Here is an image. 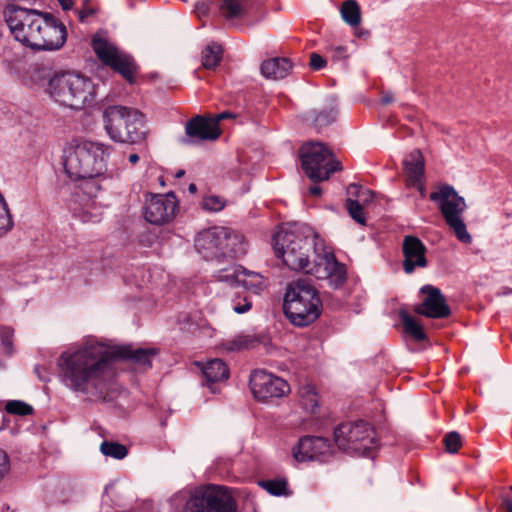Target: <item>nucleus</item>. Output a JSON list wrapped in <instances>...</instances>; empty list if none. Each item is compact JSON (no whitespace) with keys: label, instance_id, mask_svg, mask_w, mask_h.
Instances as JSON below:
<instances>
[{"label":"nucleus","instance_id":"4d7b16f0","mask_svg":"<svg viewBox=\"0 0 512 512\" xmlns=\"http://www.w3.org/2000/svg\"><path fill=\"white\" fill-rule=\"evenodd\" d=\"M383 103L385 104H388L392 101V97L391 96H388V95H385L382 99Z\"/></svg>","mask_w":512,"mask_h":512},{"label":"nucleus","instance_id":"5701e85b","mask_svg":"<svg viewBox=\"0 0 512 512\" xmlns=\"http://www.w3.org/2000/svg\"><path fill=\"white\" fill-rule=\"evenodd\" d=\"M224 231L226 232V239L222 243L221 259L244 256L248 250V242L244 235L226 227H224Z\"/></svg>","mask_w":512,"mask_h":512},{"label":"nucleus","instance_id":"bb28decb","mask_svg":"<svg viewBox=\"0 0 512 512\" xmlns=\"http://www.w3.org/2000/svg\"><path fill=\"white\" fill-rule=\"evenodd\" d=\"M219 10L226 20L241 19L247 16L249 3L247 0H222Z\"/></svg>","mask_w":512,"mask_h":512},{"label":"nucleus","instance_id":"a19ab883","mask_svg":"<svg viewBox=\"0 0 512 512\" xmlns=\"http://www.w3.org/2000/svg\"><path fill=\"white\" fill-rule=\"evenodd\" d=\"M211 2L209 0L198 1L195 4L194 11L196 16L201 19L208 15L210 10Z\"/></svg>","mask_w":512,"mask_h":512},{"label":"nucleus","instance_id":"4c0bfd02","mask_svg":"<svg viewBox=\"0 0 512 512\" xmlns=\"http://www.w3.org/2000/svg\"><path fill=\"white\" fill-rule=\"evenodd\" d=\"M225 205V200L215 195L206 196L202 200V208L210 212H219L225 207Z\"/></svg>","mask_w":512,"mask_h":512},{"label":"nucleus","instance_id":"ea45409f","mask_svg":"<svg viewBox=\"0 0 512 512\" xmlns=\"http://www.w3.org/2000/svg\"><path fill=\"white\" fill-rule=\"evenodd\" d=\"M96 11L97 7L90 0H84L81 9L78 10L79 20L84 22L88 17L95 15Z\"/></svg>","mask_w":512,"mask_h":512},{"label":"nucleus","instance_id":"a211bd4d","mask_svg":"<svg viewBox=\"0 0 512 512\" xmlns=\"http://www.w3.org/2000/svg\"><path fill=\"white\" fill-rule=\"evenodd\" d=\"M331 453L332 447L328 439L313 436L301 438L292 450V455L298 462L324 460Z\"/></svg>","mask_w":512,"mask_h":512},{"label":"nucleus","instance_id":"393cba45","mask_svg":"<svg viewBox=\"0 0 512 512\" xmlns=\"http://www.w3.org/2000/svg\"><path fill=\"white\" fill-rule=\"evenodd\" d=\"M298 403L309 413H315L319 408L320 395L317 386L311 381L300 384L298 391Z\"/></svg>","mask_w":512,"mask_h":512},{"label":"nucleus","instance_id":"09e8293b","mask_svg":"<svg viewBox=\"0 0 512 512\" xmlns=\"http://www.w3.org/2000/svg\"><path fill=\"white\" fill-rule=\"evenodd\" d=\"M408 186L415 187L419 191L421 197H425L426 189H425V186H424V180H418L417 182H413V183L408 184Z\"/></svg>","mask_w":512,"mask_h":512},{"label":"nucleus","instance_id":"f03ea898","mask_svg":"<svg viewBox=\"0 0 512 512\" xmlns=\"http://www.w3.org/2000/svg\"><path fill=\"white\" fill-rule=\"evenodd\" d=\"M272 246L276 256L291 270L328 279L335 286L341 285L346 279L345 266L336 260L324 241L308 225L281 227L273 235Z\"/></svg>","mask_w":512,"mask_h":512},{"label":"nucleus","instance_id":"b1692460","mask_svg":"<svg viewBox=\"0 0 512 512\" xmlns=\"http://www.w3.org/2000/svg\"><path fill=\"white\" fill-rule=\"evenodd\" d=\"M403 170L407 185L418 180H424V157L420 150L415 149L404 158Z\"/></svg>","mask_w":512,"mask_h":512},{"label":"nucleus","instance_id":"cd10ccee","mask_svg":"<svg viewBox=\"0 0 512 512\" xmlns=\"http://www.w3.org/2000/svg\"><path fill=\"white\" fill-rule=\"evenodd\" d=\"M203 375L208 385L226 380L229 377L227 365L220 359H213L202 367Z\"/></svg>","mask_w":512,"mask_h":512},{"label":"nucleus","instance_id":"4be33fe9","mask_svg":"<svg viewBox=\"0 0 512 512\" xmlns=\"http://www.w3.org/2000/svg\"><path fill=\"white\" fill-rule=\"evenodd\" d=\"M186 135L192 140L213 141L216 140L221 131L219 125L211 118L195 116L185 126Z\"/></svg>","mask_w":512,"mask_h":512},{"label":"nucleus","instance_id":"c9c22d12","mask_svg":"<svg viewBox=\"0 0 512 512\" xmlns=\"http://www.w3.org/2000/svg\"><path fill=\"white\" fill-rule=\"evenodd\" d=\"M346 208L349 212V215L359 224L365 225V216L363 213V206L359 203L358 200H353L351 198L346 200Z\"/></svg>","mask_w":512,"mask_h":512},{"label":"nucleus","instance_id":"5fc2aeb1","mask_svg":"<svg viewBox=\"0 0 512 512\" xmlns=\"http://www.w3.org/2000/svg\"><path fill=\"white\" fill-rule=\"evenodd\" d=\"M401 316H402V320H406V321L414 320L411 316H409L405 312H401Z\"/></svg>","mask_w":512,"mask_h":512},{"label":"nucleus","instance_id":"1a4fd4ad","mask_svg":"<svg viewBox=\"0 0 512 512\" xmlns=\"http://www.w3.org/2000/svg\"><path fill=\"white\" fill-rule=\"evenodd\" d=\"M334 441L338 448L363 456L377 447L376 432L364 421L341 423L334 431Z\"/></svg>","mask_w":512,"mask_h":512},{"label":"nucleus","instance_id":"dca6fc26","mask_svg":"<svg viewBox=\"0 0 512 512\" xmlns=\"http://www.w3.org/2000/svg\"><path fill=\"white\" fill-rule=\"evenodd\" d=\"M423 295L422 302L415 306L414 311L428 318H447L451 316V309L441 290L432 285H425L420 289Z\"/></svg>","mask_w":512,"mask_h":512},{"label":"nucleus","instance_id":"9d476101","mask_svg":"<svg viewBox=\"0 0 512 512\" xmlns=\"http://www.w3.org/2000/svg\"><path fill=\"white\" fill-rule=\"evenodd\" d=\"M430 200L438 204L446 223L454 231L458 240L466 244L471 243V235L467 232L461 218L466 209L464 198L459 196L452 186L443 185L438 191L430 194Z\"/></svg>","mask_w":512,"mask_h":512},{"label":"nucleus","instance_id":"6ab92c4d","mask_svg":"<svg viewBox=\"0 0 512 512\" xmlns=\"http://www.w3.org/2000/svg\"><path fill=\"white\" fill-rule=\"evenodd\" d=\"M224 227H214L204 230L195 239L196 250L207 260H220L222 243L226 239Z\"/></svg>","mask_w":512,"mask_h":512},{"label":"nucleus","instance_id":"13d9d810","mask_svg":"<svg viewBox=\"0 0 512 512\" xmlns=\"http://www.w3.org/2000/svg\"><path fill=\"white\" fill-rule=\"evenodd\" d=\"M293 323H294V324H296V325H297V326H299V327H305V326H307V324H308L309 322H302V321H299V322H293Z\"/></svg>","mask_w":512,"mask_h":512},{"label":"nucleus","instance_id":"6e6552de","mask_svg":"<svg viewBox=\"0 0 512 512\" xmlns=\"http://www.w3.org/2000/svg\"><path fill=\"white\" fill-rule=\"evenodd\" d=\"M5 21L14 38L23 45L33 49L39 39V31L45 13L34 9L8 5L4 11Z\"/></svg>","mask_w":512,"mask_h":512},{"label":"nucleus","instance_id":"f3484780","mask_svg":"<svg viewBox=\"0 0 512 512\" xmlns=\"http://www.w3.org/2000/svg\"><path fill=\"white\" fill-rule=\"evenodd\" d=\"M39 31V40L36 41L35 50L60 49L67 39V30L63 23L59 22L52 14L45 13L43 23Z\"/></svg>","mask_w":512,"mask_h":512},{"label":"nucleus","instance_id":"864d4df0","mask_svg":"<svg viewBox=\"0 0 512 512\" xmlns=\"http://www.w3.org/2000/svg\"><path fill=\"white\" fill-rule=\"evenodd\" d=\"M128 160L132 165H135L139 161V156L136 153L130 154Z\"/></svg>","mask_w":512,"mask_h":512},{"label":"nucleus","instance_id":"e433bc0d","mask_svg":"<svg viewBox=\"0 0 512 512\" xmlns=\"http://www.w3.org/2000/svg\"><path fill=\"white\" fill-rule=\"evenodd\" d=\"M445 450L448 453H457L462 447V438L458 432H449L443 439Z\"/></svg>","mask_w":512,"mask_h":512},{"label":"nucleus","instance_id":"6e6d98bb","mask_svg":"<svg viewBox=\"0 0 512 512\" xmlns=\"http://www.w3.org/2000/svg\"><path fill=\"white\" fill-rule=\"evenodd\" d=\"M189 192L195 193L197 191V187L194 183H191L188 187Z\"/></svg>","mask_w":512,"mask_h":512},{"label":"nucleus","instance_id":"412c9836","mask_svg":"<svg viewBox=\"0 0 512 512\" xmlns=\"http://www.w3.org/2000/svg\"><path fill=\"white\" fill-rule=\"evenodd\" d=\"M97 193H83L77 189L74 192V201L72 206L73 215L83 223H97L101 220V208L96 203Z\"/></svg>","mask_w":512,"mask_h":512},{"label":"nucleus","instance_id":"72a5a7b5","mask_svg":"<svg viewBox=\"0 0 512 512\" xmlns=\"http://www.w3.org/2000/svg\"><path fill=\"white\" fill-rule=\"evenodd\" d=\"M5 410L9 414L19 416H26L33 413L32 406L19 400L8 401L5 405Z\"/></svg>","mask_w":512,"mask_h":512},{"label":"nucleus","instance_id":"79ce46f5","mask_svg":"<svg viewBox=\"0 0 512 512\" xmlns=\"http://www.w3.org/2000/svg\"><path fill=\"white\" fill-rule=\"evenodd\" d=\"M252 344V340L246 338V337H239L236 340L232 341L230 343V346L227 347L228 350L234 351V350H241L244 348H249Z\"/></svg>","mask_w":512,"mask_h":512},{"label":"nucleus","instance_id":"f8f14e48","mask_svg":"<svg viewBox=\"0 0 512 512\" xmlns=\"http://www.w3.org/2000/svg\"><path fill=\"white\" fill-rule=\"evenodd\" d=\"M91 46L104 65L121 74L128 82H134L137 65L130 55L99 35L92 38Z\"/></svg>","mask_w":512,"mask_h":512},{"label":"nucleus","instance_id":"8fccbe9b","mask_svg":"<svg viewBox=\"0 0 512 512\" xmlns=\"http://www.w3.org/2000/svg\"><path fill=\"white\" fill-rule=\"evenodd\" d=\"M231 117V114L228 113V112H222L218 115H216L215 117L211 118L212 120H215L217 125L219 124V122L223 119H226V118H229Z\"/></svg>","mask_w":512,"mask_h":512},{"label":"nucleus","instance_id":"bf43d9fd","mask_svg":"<svg viewBox=\"0 0 512 512\" xmlns=\"http://www.w3.org/2000/svg\"><path fill=\"white\" fill-rule=\"evenodd\" d=\"M185 174V171L184 170H179L177 173H176V178H181L183 175Z\"/></svg>","mask_w":512,"mask_h":512},{"label":"nucleus","instance_id":"de8ad7c7","mask_svg":"<svg viewBox=\"0 0 512 512\" xmlns=\"http://www.w3.org/2000/svg\"><path fill=\"white\" fill-rule=\"evenodd\" d=\"M250 309H251V303L248 302L247 300H244V304H236L233 306V310L239 314L247 312Z\"/></svg>","mask_w":512,"mask_h":512},{"label":"nucleus","instance_id":"ddd939ff","mask_svg":"<svg viewBox=\"0 0 512 512\" xmlns=\"http://www.w3.org/2000/svg\"><path fill=\"white\" fill-rule=\"evenodd\" d=\"M250 388L254 398L262 402L287 396L291 391L286 380L265 370H255L251 374Z\"/></svg>","mask_w":512,"mask_h":512},{"label":"nucleus","instance_id":"49530a36","mask_svg":"<svg viewBox=\"0 0 512 512\" xmlns=\"http://www.w3.org/2000/svg\"><path fill=\"white\" fill-rule=\"evenodd\" d=\"M332 52H333V58L335 60L345 59L348 56L347 48L344 46L334 47V48H332Z\"/></svg>","mask_w":512,"mask_h":512},{"label":"nucleus","instance_id":"3c124183","mask_svg":"<svg viewBox=\"0 0 512 512\" xmlns=\"http://www.w3.org/2000/svg\"><path fill=\"white\" fill-rule=\"evenodd\" d=\"M64 10H69L73 6V0H58Z\"/></svg>","mask_w":512,"mask_h":512},{"label":"nucleus","instance_id":"9b49d317","mask_svg":"<svg viewBox=\"0 0 512 512\" xmlns=\"http://www.w3.org/2000/svg\"><path fill=\"white\" fill-rule=\"evenodd\" d=\"M185 512H237V503L228 488L218 485L201 486L186 501Z\"/></svg>","mask_w":512,"mask_h":512},{"label":"nucleus","instance_id":"f257e3e1","mask_svg":"<svg viewBox=\"0 0 512 512\" xmlns=\"http://www.w3.org/2000/svg\"><path fill=\"white\" fill-rule=\"evenodd\" d=\"M160 349L134 344H105L88 341L77 349L63 353L59 366L67 386L95 401H105L114 382L113 361L127 362L133 369L147 371Z\"/></svg>","mask_w":512,"mask_h":512},{"label":"nucleus","instance_id":"39448f33","mask_svg":"<svg viewBox=\"0 0 512 512\" xmlns=\"http://www.w3.org/2000/svg\"><path fill=\"white\" fill-rule=\"evenodd\" d=\"M103 120L107 134L115 142L133 144L145 137V117L137 109L109 106L103 112Z\"/></svg>","mask_w":512,"mask_h":512},{"label":"nucleus","instance_id":"58836bf2","mask_svg":"<svg viewBox=\"0 0 512 512\" xmlns=\"http://www.w3.org/2000/svg\"><path fill=\"white\" fill-rule=\"evenodd\" d=\"M262 486L273 495H281L286 489V482L283 480H268L264 481Z\"/></svg>","mask_w":512,"mask_h":512},{"label":"nucleus","instance_id":"aec40b11","mask_svg":"<svg viewBox=\"0 0 512 512\" xmlns=\"http://www.w3.org/2000/svg\"><path fill=\"white\" fill-rule=\"evenodd\" d=\"M426 246L416 236L407 235L402 242L403 269L405 273L411 274L417 268H425L428 264L426 258Z\"/></svg>","mask_w":512,"mask_h":512},{"label":"nucleus","instance_id":"f704fd0d","mask_svg":"<svg viewBox=\"0 0 512 512\" xmlns=\"http://www.w3.org/2000/svg\"><path fill=\"white\" fill-rule=\"evenodd\" d=\"M12 217L9 213L4 197L0 193V236L12 228Z\"/></svg>","mask_w":512,"mask_h":512},{"label":"nucleus","instance_id":"473e14b6","mask_svg":"<svg viewBox=\"0 0 512 512\" xmlns=\"http://www.w3.org/2000/svg\"><path fill=\"white\" fill-rule=\"evenodd\" d=\"M101 452L106 456L123 459L127 455L128 450L122 444L105 441L101 445Z\"/></svg>","mask_w":512,"mask_h":512},{"label":"nucleus","instance_id":"0eeeda50","mask_svg":"<svg viewBox=\"0 0 512 512\" xmlns=\"http://www.w3.org/2000/svg\"><path fill=\"white\" fill-rule=\"evenodd\" d=\"M301 167L313 181H325L342 170L341 163L333 152L321 142H308L299 149Z\"/></svg>","mask_w":512,"mask_h":512},{"label":"nucleus","instance_id":"c85d7f7f","mask_svg":"<svg viewBox=\"0 0 512 512\" xmlns=\"http://www.w3.org/2000/svg\"><path fill=\"white\" fill-rule=\"evenodd\" d=\"M342 20L349 26L355 28L361 23V8L356 0H346L340 8Z\"/></svg>","mask_w":512,"mask_h":512},{"label":"nucleus","instance_id":"4468645a","mask_svg":"<svg viewBox=\"0 0 512 512\" xmlns=\"http://www.w3.org/2000/svg\"><path fill=\"white\" fill-rule=\"evenodd\" d=\"M215 277L219 282H224L231 287H243L254 294H259L265 288L262 275L241 265L234 264L222 268L217 271Z\"/></svg>","mask_w":512,"mask_h":512},{"label":"nucleus","instance_id":"a878e982","mask_svg":"<svg viewBox=\"0 0 512 512\" xmlns=\"http://www.w3.org/2000/svg\"><path fill=\"white\" fill-rule=\"evenodd\" d=\"M292 69V63L287 58H272L262 62L261 73L267 79L279 80L285 78Z\"/></svg>","mask_w":512,"mask_h":512},{"label":"nucleus","instance_id":"7ed1b4c3","mask_svg":"<svg viewBox=\"0 0 512 512\" xmlns=\"http://www.w3.org/2000/svg\"><path fill=\"white\" fill-rule=\"evenodd\" d=\"M109 146L92 141H72L64 151V168L73 180H80L76 187L83 193H97L101 189L99 179L107 170Z\"/></svg>","mask_w":512,"mask_h":512},{"label":"nucleus","instance_id":"a18cd8bd","mask_svg":"<svg viewBox=\"0 0 512 512\" xmlns=\"http://www.w3.org/2000/svg\"><path fill=\"white\" fill-rule=\"evenodd\" d=\"M310 66L314 70L322 69L326 66V60L317 53H312L310 56Z\"/></svg>","mask_w":512,"mask_h":512},{"label":"nucleus","instance_id":"7c9ffc66","mask_svg":"<svg viewBox=\"0 0 512 512\" xmlns=\"http://www.w3.org/2000/svg\"><path fill=\"white\" fill-rule=\"evenodd\" d=\"M335 118L336 112L333 109H329L319 112L316 110H311L306 114L305 119L306 121L314 124L317 128H321L334 122Z\"/></svg>","mask_w":512,"mask_h":512},{"label":"nucleus","instance_id":"c756f323","mask_svg":"<svg viewBox=\"0 0 512 512\" xmlns=\"http://www.w3.org/2000/svg\"><path fill=\"white\" fill-rule=\"evenodd\" d=\"M396 328L407 339L416 342L427 339L426 332L420 322H401Z\"/></svg>","mask_w":512,"mask_h":512},{"label":"nucleus","instance_id":"37998d69","mask_svg":"<svg viewBox=\"0 0 512 512\" xmlns=\"http://www.w3.org/2000/svg\"><path fill=\"white\" fill-rule=\"evenodd\" d=\"M1 342H2V346H3V349H4V352L6 354H11L12 353V331L10 330H3L2 334H1Z\"/></svg>","mask_w":512,"mask_h":512},{"label":"nucleus","instance_id":"2f4dec72","mask_svg":"<svg viewBox=\"0 0 512 512\" xmlns=\"http://www.w3.org/2000/svg\"><path fill=\"white\" fill-rule=\"evenodd\" d=\"M222 58V49L217 44L208 45L202 55V65L206 69H214Z\"/></svg>","mask_w":512,"mask_h":512},{"label":"nucleus","instance_id":"20e7f679","mask_svg":"<svg viewBox=\"0 0 512 512\" xmlns=\"http://www.w3.org/2000/svg\"><path fill=\"white\" fill-rule=\"evenodd\" d=\"M46 91L55 102L75 110L92 104L96 96L92 80L72 72L54 75L48 81Z\"/></svg>","mask_w":512,"mask_h":512},{"label":"nucleus","instance_id":"603ef678","mask_svg":"<svg viewBox=\"0 0 512 512\" xmlns=\"http://www.w3.org/2000/svg\"><path fill=\"white\" fill-rule=\"evenodd\" d=\"M311 196H319L321 194V188L318 185H314L309 189Z\"/></svg>","mask_w":512,"mask_h":512},{"label":"nucleus","instance_id":"423d86ee","mask_svg":"<svg viewBox=\"0 0 512 512\" xmlns=\"http://www.w3.org/2000/svg\"><path fill=\"white\" fill-rule=\"evenodd\" d=\"M283 309L290 320H317L321 315V301L315 288L306 279H299L288 285Z\"/></svg>","mask_w":512,"mask_h":512},{"label":"nucleus","instance_id":"2eb2a0df","mask_svg":"<svg viewBox=\"0 0 512 512\" xmlns=\"http://www.w3.org/2000/svg\"><path fill=\"white\" fill-rule=\"evenodd\" d=\"M177 200L173 192L151 194L145 200L144 217L154 225H164L175 217Z\"/></svg>","mask_w":512,"mask_h":512},{"label":"nucleus","instance_id":"c03bdc74","mask_svg":"<svg viewBox=\"0 0 512 512\" xmlns=\"http://www.w3.org/2000/svg\"><path fill=\"white\" fill-rule=\"evenodd\" d=\"M348 194L359 197L364 203L367 201L366 198H363L364 196H372L373 193L370 190L360 191V186L356 184H350L348 187Z\"/></svg>","mask_w":512,"mask_h":512}]
</instances>
